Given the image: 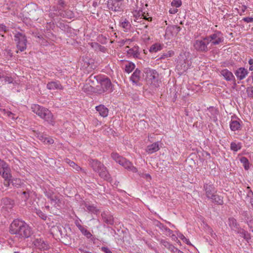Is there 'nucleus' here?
Returning <instances> with one entry per match:
<instances>
[{
  "instance_id": "864d4df0",
  "label": "nucleus",
  "mask_w": 253,
  "mask_h": 253,
  "mask_svg": "<svg viewBox=\"0 0 253 253\" xmlns=\"http://www.w3.org/2000/svg\"><path fill=\"white\" fill-rule=\"evenodd\" d=\"M246 223L248 225L249 228H250V230L253 232V220L248 218L246 219Z\"/></svg>"
},
{
  "instance_id": "bf43d9fd",
  "label": "nucleus",
  "mask_w": 253,
  "mask_h": 253,
  "mask_svg": "<svg viewBox=\"0 0 253 253\" xmlns=\"http://www.w3.org/2000/svg\"><path fill=\"white\" fill-rule=\"evenodd\" d=\"M159 227L160 228H161L162 230H164L166 231H170L169 228H168L166 225H164L163 224L159 222Z\"/></svg>"
},
{
  "instance_id": "79ce46f5",
  "label": "nucleus",
  "mask_w": 253,
  "mask_h": 253,
  "mask_svg": "<svg viewBox=\"0 0 253 253\" xmlns=\"http://www.w3.org/2000/svg\"><path fill=\"white\" fill-rule=\"evenodd\" d=\"M91 46L92 47L95 48L97 49L98 50L104 52L105 51V47L100 44H99L98 43L94 42L91 43Z\"/></svg>"
},
{
  "instance_id": "6e6552de",
  "label": "nucleus",
  "mask_w": 253,
  "mask_h": 253,
  "mask_svg": "<svg viewBox=\"0 0 253 253\" xmlns=\"http://www.w3.org/2000/svg\"><path fill=\"white\" fill-rule=\"evenodd\" d=\"M96 92L99 94L106 91L112 92L113 90V85L108 78H102L95 87Z\"/></svg>"
},
{
  "instance_id": "473e14b6",
  "label": "nucleus",
  "mask_w": 253,
  "mask_h": 253,
  "mask_svg": "<svg viewBox=\"0 0 253 253\" xmlns=\"http://www.w3.org/2000/svg\"><path fill=\"white\" fill-rule=\"evenodd\" d=\"M240 122H241V121L239 118L232 117L229 126H241Z\"/></svg>"
},
{
  "instance_id": "6e6d98bb",
  "label": "nucleus",
  "mask_w": 253,
  "mask_h": 253,
  "mask_svg": "<svg viewBox=\"0 0 253 253\" xmlns=\"http://www.w3.org/2000/svg\"><path fill=\"white\" fill-rule=\"evenodd\" d=\"M161 244H162L165 248L167 249L169 248V246L171 245V244H170L169 242L165 240H161Z\"/></svg>"
},
{
  "instance_id": "9d476101",
  "label": "nucleus",
  "mask_w": 253,
  "mask_h": 253,
  "mask_svg": "<svg viewBox=\"0 0 253 253\" xmlns=\"http://www.w3.org/2000/svg\"><path fill=\"white\" fill-rule=\"evenodd\" d=\"M14 41L16 43V46L20 51H24L27 48V39L26 36L18 32L14 36Z\"/></svg>"
},
{
  "instance_id": "603ef678",
  "label": "nucleus",
  "mask_w": 253,
  "mask_h": 253,
  "mask_svg": "<svg viewBox=\"0 0 253 253\" xmlns=\"http://www.w3.org/2000/svg\"><path fill=\"white\" fill-rule=\"evenodd\" d=\"M247 93L249 97L253 98V86L247 87Z\"/></svg>"
},
{
  "instance_id": "39448f33",
  "label": "nucleus",
  "mask_w": 253,
  "mask_h": 253,
  "mask_svg": "<svg viewBox=\"0 0 253 253\" xmlns=\"http://www.w3.org/2000/svg\"><path fill=\"white\" fill-rule=\"evenodd\" d=\"M112 158L117 163L124 167L125 169L133 172H136L137 169L134 167L132 164L129 161L121 156L116 152H113L111 154Z\"/></svg>"
},
{
  "instance_id": "0eeeda50",
  "label": "nucleus",
  "mask_w": 253,
  "mask_h": 253,
  "mask_svg": "<svg viewBox=\"0 0 253 253\" xmlns=\"http://www.w3.org/2000/svg\"><path fill=\"white\" fill-rule=\"evenodd\" d=\"M112 158L117 163L124 167L125 169L133 172H136L137 169L134 167L132 164L129 161L121 156L116 152H113L111 154Z\"/></svg>"
},
{
  "instance_id": "72a5a7b5",
  "label": "nucleus",
  "mask_w": 253,
  "mask_h": 253,
  "mask_svg": "<svg viewBox=\"0 0 253 253\" xmlns=\"http://www.w3.org/2000/svg\"><path fill=\"white\" fill-rule=\"evenodd\" d=\"M62 15L64 17L72 19L75 17L74 12L70 10H66L62 13Z\"/></svg>"
},
{
  "instance_id": "c756f323",
  "label": "nucleus",
  "mask_w": 253,
  "mask_h": 253,
  "mask_svg": "<svg viewBox=\"0 0 253 253\" xmlns=\"http://www.w3.org/2000/svg\"><path fill=\"white\" fill-rule=\"evenodd\" d=\"M181 28L177 25H172L169 26L167 28V30L170 31L171 34L174 36H176L180 31Z\"/></svg>"
},
{
  "instance_id": "37998d69",
  "label": "nucleus",
  "mask_w": 253,
  "mask_h": 253,
  "mask_svg": "<svg viewBox=\"0 0 253 253\" xmlns=\"http://www.w3.org/2000/svg\"><path fill=\"white\" fill-rule=\"evenodd\" d=\"M121 26L123 28L126 30L129 29L131 27L130 24L126 19H125L124 21L121 22Z\"/></svg>"
},
{
  "instance_id": "5701e85b",
  "label": "nucleus",
  "mask_w": 253,
  "mask_h": 253,
  "mask_svg": "<svg viewBox=\"0 0 253 253\" xmlns=\"http://www.w3.org/2000/svg\"><path fill=\"white\" fill-rule=\"evenodd\" d=\"M101 216L103 221L108 225H113L114 223V220L113 216L108 212H103L101 213Z\"/></svg>"
},
{
  "instance_id": "680f3d73",
  "label": "nucleus",
  "mask_w": 253,
  "mask_h": 253,
  "mask_svg": "<svg viewBox=\"0 0 253 253\" xmlns=\"http://www.w3.org/2000/svg\"><path fill=\"white\" fill-rule=\"evenodd\" d=\"M243 20L247 23H253V18L250 17H244Z\"/></svg>"
},
{
  "instance_id": "a211bd4d",
  "label": "nucleus",
  "mask_w": 253,
  "mask_h": 253,
  "mask_svg": "<svg viewBox=\"0 0 253 253\" xmlns=\"http://www.w3.org/2000/svg\"><path fill=\"white\" fill-rule=\"evenodd\" d=\"M220 74L226 81L233 82L235 85L236 84L235 78L231 72L225 69L222 70Z\"/></svg>"
},
{
  "instance_id": "423d86ee",
  "label": "nucleus",
  "mask_w": 253,
  "mask_h": 253,
  "mask_svg": "<svg viewBox=\"0 0 253 253\" xmlns=\"http://www.w3.org/2000/svg\"><path fill=\"white\" fill-rule=\"evenodd\" d=\"M112 158L117 163L124 167L125 169L133 172H136L137 169L134 167L132 164L129 161L121 156L116 152H113L111 154Z\"/></svg>"
},
{
  "instance_id": "f03ea898",
  "label": "nucleus",
  "mask_w": 253,
  "mask_h": 253,
  "mask_svg": "<svg viewBox=\"0 0 253 253\" xmlns=\"http://www.w3.org/2000/svg\"><path fill=\"white\" fill-rule=\"evenodd\" d=\"M88 163L93 170L97 173L99 176L105 180H111V176L108 172L106 167L97 160L89 159L88 160Z\"/></svg>"
},
{
  "instance_id": "338daca9",
  "label": "nucleus",
  "mask_w": 253,
  "mask_h": 253,
  "mask_svg": "<svg viewBox=\"0 0 253 253\" xmlns=\"http://www.w3.org/2000/svg\"><path fill=\"white\" fill-rule=\"evenodd\" d=\"M178 11V9L176 8H170L169 10V12L170 13V14H175L176 13H177Z\"/></svg>"
},
{
  "instance_id": "c85d7f7f",
  "label": "nucleus",
  "mask_w": 253,
  "mask_h": 253,
  "mask_svg": "<svg viewBox=\"0 0 253 253\" xmlns=\"http://www.w3.org/2000/svg\"><path fill=\"white\" fill-rule=\"evenodd\" d=\"M212 202L216 204L222 205L223 204V198L215 194L210 199Z\"/></svg>"
},
{
  "instance_id": "7c9ffc66",
  "label": "nucleus",
  "mask_w": 253,
  "mask_h": 253,
  "mask_svg": "<svg viewBox=\"0 0 253 253\" xmlns=\"http://www.w3.org/2000/svg\"><path fill=\"white\" fill-rule=\"evenodd\" d=\"M135 64L131 62H127L125 65V71L127 73L131 72L135 68Z\"/></svg>"
},
{
  "instance_id": "e433bc0d",
  "label": "nucleus",
  "mask_w": 253,
  "mask_h": 253,
  "mask_svg": "<svg viewBox=\"0 0 253 253\" xmlns=\"http://www.w3.org/2000/svg\"><path fill=\"white\" fill-rule=\"evenodd\" d=\"M242 145L241 143H236L234 142H232L230 144V148L232 150L237 152L239 150L241 149Z\"/></svg>"
},
{
  "instance_id": "412c9836",
  "label": "nucleus",
  "mask_w": 253,
  "mask_h": 253,
  "mask_svg": "<svg viewBox=\"0 0 253 253\" xmlns=\"http://www.w3.org/2000/svg\"><path fill=\"white\" fill-rule=\"evenodd\" d=\"M77 227L81 232V233L85 236L87 239H90L91 241H93L94 240V238L93 237L91 233L88 231L85 228H84L83 226L81 225L80 223H76Z\"/></svg>"
},
{
  "instance_id": "13d9d810",
  "label": "nucleus",
  "mask_w": 253,
  "mask_h": 253,
  "mask_svg": "<svg viewBox=\"0 0 253 253\" xmlns=\"http://www.w3.org/2000/svg\"><path fill=\"white\" fill-rule=\"evenodd\" d=\"M240 161L242 163H243L244 164V165L249 164V162L248 159L245 157H241L240 159Z\"/></svg>"
},
{
  "instance_id": "09e8293b",
  "label": "nucleus",
  "mask_w": 253,
  "mask_h": 253,
  "mask_svg": "<svg viewBox=\"0 0 253 253\" xmlns=\"http://www.w3.org/2000/svg\"><path fill=\"white\" fill-rule=\"evenodd\" d=\"M31 193H32V192L30 191H24V192H22V198L23 199V200L25 202H26L28 200V199L29 198L30 194Z\"/></svg>"
},
{
  "instance_id": "a878e982",
  "label": "nucleus",
  "mask_w": 253,
  "mask_h": 253,
  "mask_svg": "<svg viewBox=\"0 0 253 253\" xmlns=\"http://www.w3.org/2000/svg\"><path fill=\"white\" fill-rule=\"evenodd\" d=\"M228 223L230 227L232 230L235 231L239 229V224L237 222L236 219L233 217H230L228 220Z\"/></svg>"
},
{
  "instance_id": "c03bdc74",
  "label": "nucleus",
  "mask_w": 253,
  "mask_h": 253,
  "mask_svg": "<svg viewBox=\"0 0 253 253\" xmlns=\"http://www.w3.org/2000/svg\"><path fill=\"white\" fill-rule=\"evenodd\" d=\"M85 207H86V209L88 211H89L92 213H96L97 212V210L96 209V207H95L93 205H89L85 204Z\"/></svg>"
},
{
  "instance_id": "a18cd8bd",
  "label": "nucleus",
  "mask_w": 253,
  "mask_h": 253,
  "mask_svg": "<svg viewBox=\"0 0 253 253\" xmlns=\"http://www.w3.org/2000/svg\"><path fill=\"white\" fill-rule=\"evenodd\" d=\"M21 183V181L20 179H11V184L15 187H18Z\"/></svg>"
},
{
  "instance_id": "de8ad7c7",
  "label": "nucleus",
  "mask_w": 253,
  "mask_h": 253,
  "mask_svg": "<svg viewBox=\"0 0 253 253\" xmlns=\"http://www.w3.org/2000/svg\"><path fill=\"white\" fill-rule=\"evenodd\" d=\"M182 4V2L181 0H172L171 2V5L172 6L177 7H179Z\"/></svg>"
},
{
  "instance_id": "774afa93",
  "label": "nucleus",
  "mask_w": 253,
  "mask_h": 253,
  "mask_svg": "<svg viewBox=\"0 0 253 253\" xmlns=\"http://www.w3.org/2000/svg\"><path fill=\"white\" fill-rule=\"evenodd\" d=\"M107 129H109V130H107V132L108 133V135L112 134L113 135H114V132H115V131L113 130H112V129L111 127H107Z\"/></svg>"
},
{
  "instance_id": "aec40b11",
  "label": "nucleus",
  "mask_w": 253,
  "mask_h": 253,
  "mask_svg": "<svg viewBox=\"0 0 253 253\" xmlns=\"http://www.w3.org/2000/svg\"><path fill=\"white\" fill-rule=\"evenodd\" d=\"M234 73L238 79L242 80L247 76L249 72L245 68L240 67L235 71Z\"/></svg>"
},
{
  "instance_id": "f8f14e48",
  "label": "nucleus",
  "mask_w": 253,
  "mask_h": 253,
  "mask_svg": "<svg viewBox=\"0 0 253 253\" xmlns=\"http://www.w3.org/2000/svg\"><path fill=\"white\" fill-rule=\"evenodd\" d=\"M66 231V230L65 228L60 224L53 225L51 226L50 229V233L52 236L55 238L58 239H60L62 234L65 233Z\"/></svg>"
},
{
  "instance_id": "9b49d317",
  "label": "nucleus",
  "mask_w": 253,
  "mask_h": 253,
  "mask_svg": "<svg viewBox=\"0 0 253 253\" xmlns=\"http://www.w3.org/2000/svg\"><path fill=\"white\" fill-rule=\"evenodd\" d=\"M209 42L203 38L202 40H196L194 43V48L199 52H206L209 50L208 45Z\"/></svg>"
},
{
  "instance_id": "cd10ccee",
  "label": "nucleus",
  "mask_w": 253,
  "mask_h": 253,
  "mask_svg": "<svg viewBox=\"0 0 253 253\" xmlns=\"http://www.w3.org/2000/svg\"><path fill=\"white\" fill-rule=\"evenodd\" d=\"M60 238L62 240V242L65 245H70L71 244L72 238L70 235L67 234V231H66L65 233L62 234Z\"/></svg>"
},
{
  "instance_id": "dca6fc26",
  "label": "nucleus",
  "mask_w": 253,
  "mask_h": 253,
  "mask_svg": "<svg viewBox=\"0 0 253 253\" xmlns=\"http://www.w3.org/2000/svg\"><path fill=\"white\" fill-rule=\"evenodd\" d=\"M204 190L205 191L206 196L210 199L212 196L216 193V190L212 184L206 183L204 185Z\"/></svg>"
},
{
  "instance_id": "2eb2a0df",
  "label": "nucleus",
  "mask_w": 253,
  "mask_h": 253,
  "mask_svg": "<svg viewBox=\"0 0 253 253\" xmlns=\"http://www.w3.org/2000/svg\"><path fill=\"white\" fill-rule=\"evenodd\" d=\"M34 246L41 250H47L49 249V246L47 243L42 239H36L33 241Z\"/></svg>"
},
{
  "instance_id": "4be33fe9",
  "label": "nucleus",
  "mask_w": 253,
  "mask_h": 253,
  "mask_svg": "<svg viewBox=\"0 0 253 253\" xmlns=\"http://www.w3.org/2000/svg\"><path fill=\"white\" fill-rule=\"evenodd\" d=\"M46 87L49 90H62L63 88L62 85L58 81H51L48 83L46 84Z\"/></svg>"
},
{
  "instance_id": "58836bf2",
  "label": "nucleus",
  "mask_w": 253,
  "mask_h": 253,
  "mask_svg": "<svg viewBox=\"0 0 253 253\" xmlns=\"http://www.w3.org/2000/svg\"><path fill=\"white\" fill-rule=\"evenodd\" d=\"M161 49H162L161 45L159 44L156 43V44L152 45L150 47V48L149 49V51L151 52H156L160 50Z\"/></svg>"
},
{
  "instance_id": "0e129e2a",
  "label": "nucleus",
  "mask_w": 253,
  "mask_h": 253,
  "mask_svg": "<svg viewBox=\"0 0 253 253\" xmlns=\"http://www.w3.org/2000/svg\"><path fill=\"white\" fill-rule=\"evenodd\" d=\"M249 64L250 65L249 67L250 71H253V59H250L249 61Z\"/></svg>"
},
{
  "instance_id": "f257e3e1",
  "label": "nucleus",
  "mask_w": 253,
  "mask_h": 253,
  "mask_svg": "<svg viewBox=\"0 0 253 253\" xmlns=\"http://www.w3.org/2000/svg\"><path fill=\"white\" fill-rule=\"evenodd\" d=\"M9 232L18 238H28L33 234L32 228L24 221L16 219L11 223Z\"/></svg>"
},
{
  "instance_id": "7ed1b4c3",
  "label": "nucleus",
  "mask_w": 253,
  "mask_h": 253,
  "mask_svg": "<svg viewBox=\"0 0 253 253\" xmlns=\"http://www.w3.org/2000/svg\"><path fill=\"white\" fill-rule=\"evenodd\" d=\"M31 109L33 112L41 118L48 122L50 125H54L53 115L48 109L38 104H33L31 106Z\"/></svg>"
},
{
  "instance_id": "c9c22d12",
  "label": "nucleus",
  "mask_w": 253,
  "mask_h": 253,
  "mask_svg": "<svg viewBox=\"0 0 253 253\" xmlns=\"http://www.w3.org/2000/svg\"><path fill=\"white\" fill-rule=\"evenodd\" d=\"M238 233L241 234L242 236L245 239L247 242L251 239V235L247 231L244 229L241 230L240 231L237 232Z\"/></svg>"
},
{
  "instance_id": "8fccbe9b",
  "label": "nucleus",
  "mask_w": 253,
  "mask_h": 253,
  "mask_svg": "<svg viewBox=\"0 0 253 253\" xmlns=\"http://www.w3.org/2000/svg\"><path fill=\"white\" fill-rule=\"evenodd\" d=\"M204 228L206 231L211 234V236H213L215 234L213 233V231L212 228L209 226L207 223L204 224Z\"/></svg>"
},
{
  "instance_id": "b1692460",
  "label": "nucleus",
  "mask_w": 253,
  "mask_h": 253,
  "mask_svg": "<svg viewBox=\"0 0 253 253\" xmlns=\"http://www.w3.org/2000/svg\"><path fill=\"white\" fill-rule=\"evenodd\" d=\"M141 73V71L137 68L130 78V81H131L133 83H134L136 85H138L139 84V82L140 78Z\"/></svg>"
},
{
  "instance_id": "f704fd0d",
  "label": "nucleus",
  "mask_w": 253,
  "mask_h": 253,
  "mask_svg": "<svg viewBox=\"0 0 253 253\" xmlns=\"http://www.w3.org/2000/svg\"><path fill=\"white\" fill-rule=\"evenodd\" d=\"M1 202L5 205L7 206V208L11 209L12 208L13 205V201L7 198H5L2 200Z\"/></svg>"
},
{
  "instance_id": "6ab92c4d",
  "label": "nucleus",
  "mask_w": 253,
  "mask_h": 253,
  "mask_svg": "<svg viewBox=\"0 0 253 253\" xmlns=\"http://www.w3.org/2000/svg\"><path fill=\"white\" fill-rule=\"evenodd\" d=\"M218 114V111L213 107L210 108L207 113L208 116L210 117L211 121L215 123V125L218 126V124L216 123L217 121V115ZM213 126L214 124L211 123Z\"/></svg>"
},
{
  "instance_id": "ea45409f",
  "label": "nucleus",
  "mask_w": 253,
  "mask_h": 253,
  "mask_svg": "<svg viewBox=\"0 0 253 253\" xmlns=\"http://www.w3.org/2000/svg\"><path fill=\"white\" fill-rule=\"evenodd\" d=\"M174 54V52L172 50H169L166 53H163L160 57L161 59H165L172 56Z\"/></svg>"
},
{
  "instance_id": "1a4fd4ad",
  "label": "nucleus",
  "mask_w": 253,
  "mask_h": 253,
  "mask_svg": "<svg viewBox=\"0 0 253 253\" xmlns=\"http://www.w3.org/2000/svg\"><path fill=\"white\" fill-rule=\"evenodd\" d=\"M205 39L211 43V45H216L222 43L224 41L223 34L219 31H215L213 34L206 36Z\"/></svg>"
},
{
  "instance_id": "20e7f679",
  "label": "nucleus",
  "mask_w": 253,
  "mask_h": 253,
  "mask_svg": "<svg viewBox=\"0 0 253 253\" xmlns=\"http://www.w3.org/2000/svg\"><path fill=\"white\" fill-rule=\"evenodd\" d=\"M143 76L147 84H151L155 87L159 86V74L155 70L150 68H145L143 71Z\"/></svg>"
},
{
  "instance_id": "f3484780",
  "label": "nucleus",
  "mask_w": 253,
  "mask_h": 253,
  "mask_svg": "<svg viewBox=\"0 0 253 253\" xmlns=\"http://www.w3.org/2000/svg\"><path fill=\"white\" fill-rule=\"evenodd\" d=\"M108 8L114 11H121L122 10L121 6L122 3L116 1V0H108Z\"/></svg>"
},
{
  "instance_id": "4468645a",
  "label": "nucleus",
  "mask_w": 253,
  "mask_h": 253,
  "mask_svg": "<svg viewBox=\"0 0 253 253\" xmlns=\"http://www.w3.org/2000/svg\"><path fill=\"white\" fill-rule=\"evenodd\" d=\"M44 193L45 196L50 200L51 204L58 205L61 203L59 197L52 191L46 190L44 191Z\"/></svg>"
},
{
  "instance_id": "bb28decb",
  "label": "nucleus",
  "mask_w": 253,
  "mask_h": 253,
  "mask_svg": "<svg viewBox=\"0 0 253 253\" xmlns=\"http://www.w3.org/2000/svg\"><path fill=\"white\" fill-rule=\"evenodd\" d=\"M159 149L158 142H157L147 146L146 151L148 154H152L158 151Z\"/></svg>"
},
{
  "instance_id": "393cba45",
  "label": "nucleus",
  "mask_w": 253,
  "mask_h": 253,
  "mask_svg": "<svg viewBox=\"0 0 253 253\" xmlns=\"http://www.w3.org/2000/svg\"><path fill=\"white\" fill-rule=\"evenodd\" d=\"M95 109L101 116L104 118L108 116L109 112L108 109L104 105L101 104L97 106H96Z\"/></svg>"
},
{
  "instance_id": "5fc2aeb1",
  "label": "nucleus",
  "mask_w": 253,
  "mask_h": 253,
  "mask_svg": "<svg viewBox=\"0 0 253 253\" xmlns=\"http://www.w3.org/2000/svg\"><path fill=\"white\" fill-rule=\"evenodd\" d=\"M127 52L129 54L132 55L134 57L137 56V54H138L137 50H135L134 48L129 49Z\"/></svg>"
},
{
  "instance_id": "ddd939ff",
  "label": "nucleus",
  "mask_w": 253,
  "mask_h": 253,
  "mask_svg": "<svg viewBox=\"0 0 253 253\" xmlns=\"http://www.w3.org/2000/svg\"><path fill=\"white\" fill-rule=\"evenodd\" d=\"M10 169L3 160L0 159V174L4 179H7L10 176Z\"/></svg>"
},
{
  "instance_id": "4d7b16f0",
  "label": "nucleus",
  "mask_w": 253,
  "mask_h": 253,
  "mask_svg": "<svg viewBox=\"0 0 253 253\" xmlns=\"http://www.w3.org/2000/svg\"><path fill=\"white\" fill-rule=\"evenodd\" d=\"M8 31V28L4 24H0V32L6 33Z\"/></svg>"
},
{
  "instance_id": "a19ab883",
  "label": "nucleus",
  "mask_w": 253,
  "mask_h": 253,
  "mask_svg": "<svg viewBox=\"0 0 253 253\" xmlns=\"http://www.w3.org/2000/svg\"><path fill=\"white\" fill-rule=\"evenodd\" d=\"M40 139L43 141L45 143L51 144L53 143L54 140L49 137H46L43 136V135H41L40 136Z\"/></svg>"
},
{
  "instance_id": "3c124183",
  "label": "nucleus",
  "mask_w": 253,
  "mask_h": 253,
  "mask_svg": "<svg viewBox=\"0 0 253 253\" xmlns=\"http://www.w3.org/2000/svg\"><path fill=\"white\" fill-rule=\"evenodd\" d=\"M178 237L187 245H191L190 242L183 234H180Z\"/></svg>"
},
{
  "instance_id": "e2e57ef3",
  "label": "nucleus",
  "mask_w": 253,
  "mask_h": 253,
  "mask_svg": "<svg viewBox=\"0 0 253 253\" xmlns=\"http://www.w3.org/2000/svg\"><path fill=\"white\" fill-rule=\"evenodd\" d=\"M57 3L62 8L64 7L65 5L64 0H58Z\"/></svg>"
},
{
  "instance_id": "49530a36",
  "label": "nucleus",
  "mask_w": 253,
  "mask_h": 253,
  "mask_svg": "<svg viewBox=\"0 0 253 253\" xmlns=\"http://www.w3.org/2000/svg\"><path fill=\"white\" fill-rule=\"evenodd\" d=\"M36 214L42 219L45 220L47 218V216L45 214L42 212L41 210L36 209Z\"/></svg>"
},
{
  "instance_id": "2f4dec72",
  "label": "nucleus",
  "mask_w": 253,
  "mask_h": 253,
  "mask_svg": "<svg viewBox=\"0 0 253 253\" xmlns=\"http://www.w3.org/2000/svg\"><path fill=\"white\" fill-rule=\"evenodd\" d=\"M65 162L67 163L70 167H72L74 169H75L77 171H79L80 170H82V168L75 164L73 161L70 160L69 159H65Z\"/></svg>"
},
{
  "instance_id": "69168bd1",
  "label": "nucleus",
  "mask_w": 253,
  "mask_h": 253,
  "mask_svg": "<svg viewBox=\"0 0 253 253\" xmlns=\"http://www.w3.org/2000/svg\"><path fill=\"white\" fill-rule=\"evenodd\" d=\"M4 81L10 84L12 83L13 80L11 77H5Z\"/></svg>"
},
{
  "instance_id": "052dcab7",
  "label": "nucleus",
  "mask_w": 253,
  "mask_h": 253,
  "mask_svg": "<svg viewBox=\"0 0 253 253\" xmlns=\"http://www.w3.org/2000/svg\"><path fill=\"white\" fill-rule=\"evenodd\" d=\"M11 175L10 174V176L8 178V179H4L5 181L4 182V185L5 186H6V187L9 186L10 185V184H11Z\"/></svg>"
},
{
  "instance_id": "4c0bfd02",
  "label": "nucleus",
  "mask_w": 253,
  "mask_h": 253,
  "mask_svg": "<svg viewBox=\"0 0 253 253\" xmlns=\"http://www.w3.org/2000/svg\"><path fill=\"white\" fill-rule=\"evenodd\" d=\"M102 78L100 76L91 75L89 78V81L95 85V82L96 81L98 84Z\"/></svg>"
}]
</instances>
